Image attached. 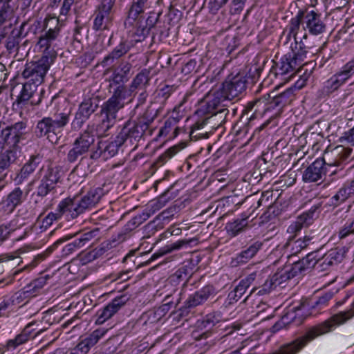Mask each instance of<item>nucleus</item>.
Instances as JSON below:
<instances>
[{
  "mask_svg": "<svg viewBox=\"0 0 354 354\" xmlns=\"http://www.w3.org/2000/svg\"><path fill=\"white\" fill-rule=\"evenodd\" d=\"M260 71L259 68L255 66V75L252 77L240 73L235 75H228L219 89L207 93L203 97L198 113L203 115L218 106H227L228 102L239 97L245 91L250 80L251 83L254 82L256 77H259Z\"/></svg>",
  "mask_w": 354,
  "mask_h": 354,
  "instance_id": "f257e3e1",
  "label": "nucleus"
},
{
  "mask_svg": "<svg viewBox=\"0 0 354 354\" xmlns=\"http://www.w3.org/2000/svg\"><path fill=\"white\" fill-rule=\"evenodd\" d=\"M295 89L290 87L279 94H274L272 91L248 103L245 110L248 112L253 111L250 120L263 117L266 115L269 118L279 116L283 108L290 105L295 100Z\"/></svg>",
  "mask_w": 354,
  "mask_h": 354,
  "instance_id": "f03ea898",
  "label": "nucleus"
},
{
  "mask_svg": "<svg viewBox=\"0 0 354 354\" xmlns=\"http://www.w3.org/2000/svg\"><path fill=\"white\" fill-rule=\"evenodd\" d=\"M353 305V308L333 315L324 322L309 328L302 336L290 342L287 346L289 347L287 351L288 353H299L309 342L317 337L333 330L337 326L351 319L354 316V302Z\"/></svg>",
  "mask_w": 354,
  "mask_h": 354,
  "instance_id": "7ed1b4c3",
  "label": "nucleus"
},
{
  "mask_svg": "<svg viewBox=\"0 0 354 354\" xmlns=\"http://www.w3.org/2000/svg\"><path fill=\"white\" fill-rule=\"evenodd\" d=\"M202 104V100L198 104V108L195 111L196 115L201 118L193 124L190 136L192 138L200 139L208 138V134L219 128L225 122L229 113L227 106H218L213 110L201 115L198 113Z\"/></svg>",
  "mask_w": 354,
  "mask_h": 354,
  "instance_id": "20e7f679",
  "label": "nucleus"
},
{
  "mask_svg": "<svg viewBox=\"0 0 354 354\" xmlns=\"http://www.w3.org/2000/svg\"><path fill=\"white\" fill-rule=\"evenodd\" d=\"M39 174L37 185L33 195L43 199L48 195L56 194L62 178L61 167L48 165L45 169L42 167L39 169Z\"/></svg>",
  "mask_w": 354,
  "mask_h": 354,
  "instance_id": "39448f33",
  "label": "nucleus"
},
{
  "mask_svg": "<svg viewBox=\"0 0 354 354\" xmlns=\"http://www.w3.org/2000/svg\"><path fill=\"white\" fill-rule=\"evenodd\" d=\"M316 262L315 256L313 254H308L301 259L279 268L271 277L274 281V283L279 286L295 276L313 268Z\"/></svg>",
  "mask_w": 354,
  "mask_h": 354,
  "instance_id": "423d86ee",
  "label": "nucleus"
},
{
  "mask_svg": "<svg viewBox=\"0 0 354 354\" xmlns=\"http://www.w3.org/2000/svg\"><path fill=\"white\" fill-rule=\"evenodd\" d=\"M60 31L61 26L58 19L55 18L44 19L41 34L37 42V46L43 51V55L48 53L53 58H56L57 53L53 46L59 37Z\"/></svg>",
  "mask_w": 354,
  "mask_h": 354,
  "instance_id": "0eeeda50",
  "label": "nucleus"
},
{
  "mask_svg": "<svg viewBox=\"0 0 354 354\" xmlns=\"http://www.w3.org/2000/svg\"><path fill=\"white\" fill-rule=\"evenodd\" d=\"M99 108V100L94 93L84 94L71 122L72 131H80Z\"/></svg>",
  "mask_w": 354,
  "mask_h": 354,
  "instance_id": "6e6552de",
  "label": "nucleus"
},
{
  "mask_svg": "<svg viewBox=\"0 0 354 354\" xmlns=\"http://www.w3.org/2000/svg\"><path fill=\"white\" fill-rule=\"evenodd\" d=\"M27 133V123L23 121L0 129V149L19 151V144L26 139Z\"/></svg>",
  "mask_w": 354,
  "mask_h": 354,
  "instance_id": "1a4fd4ad",
  "label": "nucleus"
},
{
  "mask_svg": "<svg viewBox=\"0 0 354 354\" xmlns=\"http://www.w3.org/2000/svg\"><path fill=\"white\" fill-rule=\"evenodd\" d=\"M55 59L48 53L43 55L37 61H32L25 65L22 73L24 78L27 81L40 85L44 80L46 75Z\"/></svg>",
  "mask_w": 354,
  "mask_h": 354,
  "instance_id": "9d476101",
  "label": "nucleus"
},
{
  "mask_svg": "<svg viewBox=\"0 0 354 354\" xmlns=\"http://www.w3.org/2000/svg\"><path fill=\"white\" fill-rule=\"evenodd\" d=\"M156 111L148 108L138 121L127 120L123 127L127 130L135 141L138 143L140 139L147 133L151 135L150 126L156 117Z\"/></svg>",
  "mask_w": 354,
  "mask_h": 354,
  "instance_id": "9b49d317",
  "label": "nucleus"
},
{
  "mask_svg": "<svg viewBox=\"0 0 354 354\" xmlns=\"http://www.w3.org/2000/svg\"><path fill=\"white\" fill-rule=\"evenodd\" d=\"M133 147V150L138 147V143L131 138L127 130L122 127L120 131L115 136L114 140L109 142L104 147L102 157L104 159H108L115 156L120 147Z\"/></svg>",
  "mask_w": 354,
  "mask_h": 354,
  "instance_id": "f8f14e48",
  "label": "nucleus"
},
{
  "mask_svg": "<svg viewBox=\"0 0 354 354\" xmlns=\"http://www.w3.org/2000/svg\"><path fill=\"white\" fill-rule=\"evenodd\" d=\"M115 0H102L94 12L93 29L95 30H109L112 24L111 10Z\"/></svg>",
  "mask_w": 354,
  "mask_h": 354,
  "instance_id": "ddd939ff",
  "label": "nucleus"
},
{
  "mask_svg": "<svg viewBox=\"0 0 354 354\" xmlns=\"http://www.w3.org/2000/svg\"><path fill=\"white\" fill-rule=\"evenodd\" d=\"M43 321L41 322H32L28 324L22 331L17 335L14 339H9L6 342V347L8 350L15 349L19 346H21L31 339L35 338L40 335L46 330V328H41Z\"/></svg>",
  "mask_w": 354,
  "mask_h": 354,
  "instance_id": "4468645a",
  "label": "nucleus"
},
{
  "mask_svg": "<svg viewBox=\"0 0 354 354\" xmlns=\"http://www.w3.org/2000/svg\"><path fill=\"white\" fill-rule=\"evenodd\" d=\"M326 24L322 19V16L319 13L315 10H304L303 30L306 32L303 36V39H307V32L314 36L319 35L326 31Z\"/></svg>",
  "mask_w": 354,
  "mask_h": 354,
  "instance_id": "2eb2a0df",
  "label": "nucleus"
},
{
  "mask_svg": "<svg viewBox=\"0 0 354 354\" xmlns=\"http://www.w3.org/2000/svg\"><path fill=\"white\" fill-rule=\"evenodd\" d=\"M34 133L37 138L46 137L53 144H57L63 136V133H61L55 126L50 116L44 117L39 120Z\"/></svg>",
  "mask_w": 354,
  "mask_h": 354,
  "instance_id": "dca6fc26",
  "label": "nucleus"
},
{
  "mask_svg": "<svg viewBox=\"0 0 354 354\" xmlns=\"http://www.w3.org/2000/svg\"><path fill=\"white\" fill-rule=\"evenodd\" d=\"M109 192V189L106 188V185L102 187H93L84 195L82 196H75L79 205H80L84 213L87 210H91L95 207L100 202L102 196Z\"/></svg>",
  "mask_w": 354,
  "mask_h": 354,
  "instance_id": "f3484780",
  "label": "nucleus"
},
{
  "mask_svg": "<svg viewBox=\"0 0 354 354\" xmlns=\"http://www.w3.org/2000/svg\"><path fill=\"white\" fill-rule=\"evenodd\" d=\"M28 192H25L20 187H15L0 203V208L7 214L12 213L17 207L24 203Z\"/></svg>",
  "mask_w": 354,
  "mask_h": 354,
  "instance_id": "a211bd4d",
  "label": "nucleus"
},
{
  "mask_svg": "<svg viewBox=\"0 0 354 354\" xmlns=\"http://www.w3.org/2000/svg\"><path fill=\"white\" fill-rule=\"evenodd\" d=\"M328 160L325 155L322 158L316 159L304 171L302 179L305 183L317 182L328 172Z\"/></svg>",
  "mask_w": 354,
  "mask_h": 354,
  "instance_id": "6ab92c4d",
  "label": "nucleus"
},
{
  "mask_svg": "<svg viewBox=\"0 0 354 354\" xmlns=\"http://www.w3.org/2000/svg\"><path fill=\"white\" fill-rule=\"evenodd\" d=\"M129 300L127 295H122L111 300L103 308L100 309L97 313L95 323L102 324L107 319L112 317Z\"/></svg>",
  "mask_w": 354,
  "mask_h": 354,
  "instance_id": "aec40b11",
  "label": "nucleus"
},
{
  "mask_svg": "<svg viewBox=\"0 0 354 354\" xmlns=\"http://www.w3.org/2000/svg\"><path fill=\"white\" fill-rule=\"evenodd\" d=\"M257 277V272H252L240 281L233 290L229 292L225 301V307L237 302L252 284Z\"/></svg>",
  "mask_w": 354,
  "mask_h": 354,
  "instance_id": "412c9836",
  "label": "nucleus"
},
{
  "mask_svg": "<svg viewBox=\"0 0 354 354\" xmlns=\"http://www.w3.org/2000/svg\"><path fill=\"white\" fill-rule=\"evenodd\" d=\"M28 21H24L19 26V28H12L9 35H7L5 39L4 46L9 54L17 53L19 49V44L22 38L26 37V32H24V28L28 24Z\"/></svg>",
  "mask_w": 354,
  "mask_h": 354,
  "instance_id": "4be33fe9",
  "label": "nucleus"
},
{
  "mask_svg": "<svg viewBox=\"0 0 354 354\" xmlns=\"http://www.w3.org/2000/svg\"><path fill=\"white\" fill-rule=\"evenodd\" d=\"M299 66L291 57H287L285 55L275 67V75L279 77L281 80L287 81L290 79L299 69Z\"/></svg>",
  "mask_w": 354,
  "mask_h": 354,
  "instance_id": "5701e85b",
  "label": "nucleus"
},
{
  "mask_svg": "<svg viewBox=\"0 0 354 354\" xmlns=\"http://www.w3.org/2000/svg\"><path fill=\"white\" fill-rule=\"evenodd\" d=\"M352 153V149L348 147H344L342 146H337L330 151L325 153V156L328 160L327 165L328 167L334 166H340L344 162H346L350 158Z\"/></svg>",
  "mask_w": 354,
  "mask_h": 354,
  "instance_id": "b1692460",
  "label": "nucleus"
},
{
  "mask_svg": "<svg viewBox=\"0 0 354 354\" xmlns=\"http://www.w3.org/2000/svg\"><path fill=\"white\" fill-rule=\"evenodd\" d=\"M59 209L63 216H65L68 221L75 219L80 215L84 214L79 205L75 196L73 198L67 197L59 203Z\"/></svg>",
  "mask_w": 354,
  "mask_h": 354,
  "instance_id": "393cba45",
  "label": "nucleus"
},
{
  "mask_svg": "<svg viewBox=\"0 0 354 354\" xmlns=\"http://www.w3.org/2000/svg\"><path fill=\"white\" fill-rule=\"evenodd\" d=\"M216 294V291L213 286H205L189 297L185 301V306L187 308H194L201 305L209 297H214Z\"/></svg>",
  "mask_w": 354,
  "mask_h": 354,
  "instance_id": "a878e982",
  "label": "nucleus"
},
{
  "mask_svg": "<svg viewBox=\"0 0 354 354\" xmlns=\"http://www.w3.org/2000/svg\"><path fill=\"white\" fill-rule=\"evenodd\" d=\"M263 243L261 241L250 242L248 247L239 253L232 261V264L237 266L248 263L262 248Z\"/></svg>",
  "mask_w": 354,
  "mask_h": 354,
  "instance_id": "bb28decb",
  "label": "nucleus"
},
{
  "mask_svg": "<svg viewBox=\"0 0 354 354\" xmlns=\"http://www.w3.org/2000/svg\"><path fill=\"white\" fill-rule=\"evenodd\" d=\"M290 51L287 53V57L291 59L299 66L301 67L306 64L305 62L308 53V47L304 44L302 40H295L290 44Z\"/></svg>",
  "mask_w": 354,
  "mask_h": 354,
  "instance_id": "cd10ccee",
  "label": "nucleus"
},
{
  "mask_svg": "<svg viewBox=\"0 0 354 354\" xmlns=\"http://www.w3.org/2000/svg\"><path fill=\"white\" fill-rule=\"evenodd\" d=\"M131 42L122 40L117 45L111 53L104 57L102 61L103 66H109L113 64L115 60L125 55L132 48Z\"/></svg>",
  "mask_w": 354,
  "mask_h": 354,
  "instance_id": "c85d7f7f",
  "label": "nucleus"
},
{
  "mask_svg": "<svg viewBox=\"0 0 354 354\" xmlns=\"http://www.w3.org/2000/svg\"><path fill=\"white\" fill-rule=\"evenodd\" d=\"M42 161V156L37 154L32 155L29 160L23 165L15 177V181L18 184L22 183L32 174L39 166Z\"/></svg>",
  "mask_w": 354,
  "mask_h": 354,
  "instance_id": "c756f323",
  "label": "nucleus"
},
{
  "mask_svg": "<svg viewBox=\"0 0 354 354\" xmlns=\"http://www.w3.org/2000/svg\"><path fill=\"white\" fill-rule=\"evenodd\" d=\"M151 78V68H142L132 79L129 84L130 91L134 93L136 91L145 90L149 86Z\"/></svg>",
  "mask_w": 354,
  "mask_h": 354,
  "instance_id": "7c9ffc66",
  "label": "nucleus"
},
{
  "mask_svg": "<svg viewBox=\"0 0 354 354\" xmlns=\"http://www.w3.org/2000/svg\"><path fill=\"white\" fill-rule=\"evenodd\" d=\"M254 209L250 213L243 212L240 217L226 224L225 229L231 236H236L243 232L248 225V219L253 215Z\"/></svg>",
  "mask_w": 354,
  "mask_h": 354,
  "instance_id": "2f4dec72",
  "label": "nucleus"
},
{
  "mask_svg": "<svg viewBox=\"0 0 354 354\" xmlns=\"http://www.w3.org/2000/svg\"><path fill=\"white\" fill-rule=\"evenodd\" d=\"M19 151L14 149H6L0 153V174L3 179L7 176L11 166L16 163Z\"/></svg>",
  "mask_w": 354,
  "mask_h": 354,
  "instance_id": "473e14b6",
  "label": "nucleus"
},
{
  "mask_svg": "<svg viewBox=\"0 0 354 354\" xmlns=\"http://www.w3.org/2000/svg\"><path fill=\"white\" fill-rule=\"evenodd\" d=\"M151 3V0H133L124 24H133L140 16H142L145 10L149 8Z\"/></svg>",
  "mask_w": 354,
  "mask_h": 354,
  "instance_id": "72a5a7b5",
  "label": "nucleus"
},
{
  "mask_svg": "<svg viewBox=\"0 0 354 354\" xmlns=\"http://www.w3.org/2000/svg\"><path fill=\"white\" fill-rule=\"evenodd\" d=\"M138 54H129L126 59L120 62L118 66L113 71L128 82L133 74V64L138 59Z\"/></svg>",
  "mask_w": 354,
  "mask_h": 354,
  "instance_id": "f704fd0d",
  "label": "nucleus"
},
{
  "mask_svg": "<svg viewBox=\"0 0 354 354\" xmlns=\"http://www.w3.org/2000/svg\"><path fill=\"white\" fill-rule=\"evenodd\" d=\"M95 142V137L91 133L89 126L75 140L73 143L83 153L89 151L90 149Z\"/></svg>",
  "mask_w": 354,
  "mask_h": 354,
  "instance_id": "c9c22d12",
  "label": "nucleus"
},
{
  "mask_svg": "<svg viewBox=\"0 0 354 354\" xmlns=\"http://www.w3.org/2000/svg\"><path fill=\"white\" fill-rule=\"evenodd\" d=\"M21 263V257L12 253L0 254V274L12 271Z\"/></svg>",
  "mask_w": 354,
  "mask_h": 354,
  "instance_id": "e433bc0d",
  "label": "nucleus"
},
{
  "mask_svg": "<svg viewBox=\"0 0 354 354\" xmlns=\"http://www.w3.org/2000/svg\"><path fill=\"white\" fill-rule=\"evenodd\" d=\"M354 195V180L345 185L330 198V205L338 206L351 196Z\"/></svg>",
  "mask_w": 354,
  "mask_h": 354,
  "instance_id": "4c0bfd02",
  "label": "nucleus"
},
{
  "mask_svg": "<svg viewBox=\"0 0 354 354\" xmlns=\"http://www.w3.org/2000/svg\"><path fill=\"white\" fill-rule=\"evenodd\" d=\"M310 213H303L299 216L288 227L287 232L294 237L302 228L308 227L311 223V215Z\"/></svg>",
  "mask_w": 354,
  "mask_h": 354,
  "instance_id": "58836bf2",
  "label": "nucleus"
},
{
  "mask_svg": "<svg viewBox=\"0 0 354 354\" xmlns=\"http://www.w3.org/2000/svg\"><path fill=\"white\" fill-rule=\"evenodd\" d=\"M71 113V109H58L53 116H50L61 133H63L64 129L68 124Z\"/></svg>",
  "mask_w": 354,
  "mask_h": 354,
  "instance_id": "ea45409f",
  "label": "nucleus"
},
{
  "mask_svg": "<svg viewBox=\"0 0 354 354\" xmlns=\"http://www.w3.org/2000/svg\"><path fill=\"white\" fill-rule=\"evenodd\" d=\"M48 279H50V275L48 274L41 276L35 279L24 287V293L26 294L27 297H32L36 296L46 284V281Z\"/></svg>",
  "mask_w": 354,
  "mask_h": 354,
  "instance_id": "a19ab883",
  "label": "nucleus"
},
{
  "mask_svg": "<svg viewBox=\"0 0 354 354\" xmlns=\"http://www.w3.org/2000/svg\"><path fill=\"white\" fill-rule=\"evenodd\" d=\"M39 85H35L34 83H31L27 81L23 84L22 88L19 95L17 96L16 103L17 104H25L29 100H30L37 90Z\"/></svg>",
  "mask_w": 354,
  "mask_h": 354,
  "instance_id": "79ce46f5",
  "label": "nucleus"
},
{
  "mask_svg": "<svg viewBox=\"0 0 354 354\" xmlns=\"http://www.w3.org/2000/svg\"><path fill=\"white\" fill-rule=\"evenodd\" d=\"M333 75L339 84L344 85L354 75V57Z\"/></svg>",
  "mask_w": 354,
  "mask_h": 354,
  "instance_id": "37998d69",
  "label": "nucleus"
},
{
  "mask_svg": "<svg viewBox=\"0 0 354 354\" xmlns=\"http://www.w3.org/2000/svg\"><path fill=\"white\" fill-rule=\"evenodd\" d=\"M179 122V118L178 117L171 116L165 122L164 126L160 129L158 136H169L176 137L178 134V122Z\"/></svg>",
  "mask_w": 354,
  "mask_h": 354,
  "instance_id": "c03bdc74",
  "label": "nucleus"
},
{
  "mask_svg": "<svg viewBox=\"0 0 354 354\" xmlns=\"http://www.w3.org/2000/svg\"><path fill=\"white\" fill-rule=\"evenodd\" d=\"M338 238L344 239L354 234V218H343L339 222L337 232Z\"/></svg>",
  "mask_w": 354,
  "mask_h": 354,
  "instance_id": "a18cd8bd",
  "label": "nucleus"
},
{
  "mask_svg": "<svg viewBox=\"0 0 354 354\" xmlns=\"http://www.w3.org/2000/svg\"><path fill=\"white\" fill-rule=\"evenodd\" d=\"M190 243V241L187 240H178L175 243H172L162 247L159 250L158 252L152 254L148 261H152L164 254L171 252L174 250H178L181 249L184 245H187Z\"/></svg>",
  "mask_w": 354,
  "mask_h": 354,
  "instance_id": "49530a36",
  "label": "nucleus"
},
{
  "mask_svg": "<svg viewBox=\"0 0 354 354\" xmlns=\"http://www.w3.org/2000/svg\"><path fill=\"white\" fill-rule=\"evenodd\" d=\"M342 85L336 77L333 75L323 84L321 89L319 90V95L321 97H326L337 91Z\"/></svg>",
  "mask_w": 354,
  "mask_h": 354,
  "instance_id": "de8ad7c7",
  "label": "nucleus"
},
{
  "mask_svg": "<svg viewBox=\"0 0 354 354\" xmlns=\"http://www.w3.org/2000/svg\"><path fill=\"white\" fill-rule=\"evenodd\" d=\"M303 16L304 10H299L297 15L290 19L288 24L285 28L287 30L290 31V33L294 34V41L297 39V35L301 27L303 28Z\"/></svg>",
  "mask_w": 354,
  "mask_h": 354,
  "instance_id": "09e8293b",
  "label": "nucleus"
},
{
  "mask_svg": "<svg viewBox=\"0 0 354 354\" xmlns=\"http://www.w3.org/2000/svg\"><path fill=\"white\" fill-rule=\"evenodd\" d=\"M142 17V16H140L131 25L129 24H125L126 26H135L136 28V30L133 34V41L135 42L142 41L149 33V28H145L143 21L141 20Z\"/></svg>",
  "mask_w": 354,
  "mask_h": 354,
  "instance_id": "8fccbe9b",
  "label": "nucleus"
},
{
  "mask_svg": "<svg viewBox=\"0 0 354 354\" xmlns=\"http://www.w3.org/2000/svg\"><path fill=\"white\" fill-rule=\"evenodd\" d=\"M222 319V315L220 312H212L206 315L201 323H198V327L209 330L221 322Z\"/></svg>",
  "mask_w": 354,
  "mask_h": 354,
  "instance_id": "3c124183",
  "label": "nucleus"
},
{
  "mask_svg": "<svg viewBox=\"0 0 354 354\" xmlns=\"http://www.w3.org/2000/svg\"><path fill=\"white\" fill-rule=\"evenodd\" d=\"M109 91L112 93L109 97L110 99L122 103L124 105V100L133 93V91H130L129 87L127 88V86L109 89Z\"/></svg>",
  "mask_w": 354,
  "mask_h": 354,
  "instance_id": "603ef678",
  "label": "nucleus"
},
{
  "mask_svg": "<svg viewBox=\"0 0 354 354\" xmlns=\"http://www.w3.org/2000/svg\"><path fill=\"white\" fill-rule=\"evenodd\" d=\"M100 236V230L98 227H95L93 230L85 232L80 234V236L76 239L82 248L88 244L93 240H97Z\"/></svg>",
  "mask_w": 354,
  "mask_h": 354,
  "instance_id": "864d4df0",
  "label": "nucleus"
},
{
  "mask_svg": "<svg viewBox=\"0 0 354 354\" xmlns=\"http://www.w3.org/2000/svg\"><path fill=\"white\" fill-rule=\"evenodd\" d=\"M10 1L7 0L1 3L2 6L0 8V27L3 26L4 24L10 21L14 17V10L10 4Z\"/></svg>",
  "mask_w": 354,
  "mask_h": 354,
  "instance_id": "5fc2aeb1",
  "label": "nucleus"
},
{
  "mask_svg": "<svg viewBox=\"0 0 354 354\" xmlns=\"http://www.w3.org/2000/svg\"><path fill=\"white\" fill-rule=\"evenodd\" d=\"M122 103L109 98L101 106L100 113H108L117 118L118 112L124 107Z\"/></svg>",
  "mask_w": 354,
  "mask_h": 354,
  "instance_id": "6e6d98bb",
  "label": "nucleus"
},
{
  "mask_svg": "<svg viewBox=\"0 0 354 354\" xmlns=\"http://www.w3.org/2000/svg\"><path fill=\"white\" fill-rule=\"evenodd\" d=\"M18 299L15 295L12 297H5L0 302V317H8L10 312L13 311L15 306V299Z\"/></svg>",
  "mask_w": 354,
  "mask_h": 354,
  "instance_id": "4d7b16f0",
  "label": "nucleus"
},
{
  "mask_svg": "<svg viewBox=\"0 0 354 354\" xmlns=\"http://www.w3.org/2000/svg\"><path fill=\"white\" fill-rule=\"evenodd\" d=\"M272 278L270 277L259 288L254 287L252 290L250 292L249 295L244 299L243 301H245L248 297L255 290H259L257 292V295H263L270 293L272 290L275 289L277 286L274 283Z\"/></svg>",
  "mask_w": 354,
  "mask_h": 354,
  "instance_id": "13d9d810",
  "label": "nucleus"
},
{
  "mask_svg": "<svg viewBox=\"0 0 354 354\" xmlns=\"http://www.w3.org/2000/svg\"><path fill=\"white\" fill-rule=\"evenodd\" d=\"M160 313L156 310L151 309L143 313L140 317L143 325H151L157 323L161 319Z\"/></svg>",
  "mask_w": 354,
  "mask_h": 354,
  "instance_id": "bf43d9fd",
  "label": "nucleus"
},
{
  "mask_svg": "<svg viewBox=\"0 0 354 354\" xmlns=\"http://www.w3.org/2000/svg\"><path fill=\"white\" fill-rule=\"evenodd\" d=\"M167 194L168 192H165L157 200L150 201L145 209L149 212L153 211V214H155L165 205L167 202V199L166 198Z\"/></svg>",
  "mask_w": 354,
  "mask_h": 354,
  "instance_id": "052dcab7",
  "label": "nucleus"
},
{
  "mask_svg": "<svg viewBox=\"0 0 354 354\" xmlns=\"http://www.w3.org/2000/svg\"><path fill=\"white\" fill-rule=\"evenodd\" d=\"M63 216L59 205L55 212H49L42 220V227L47 228L50 227L53 222L57 221Z\"/></svg>",
  "mask_w": 354,
  "mask_h": 354,
  "instance_id": "680f3d73",
  "label": "nucleus"
},
{
  "mask_svg": "<svg viewBox=\"0 0 354 354\" xmlns=\"http://www.w3.org/2000/svg\"><path fill=\"white\" fill-rule=\"evenodd\" d=\"M108 330L105 328H99L93 330L88 337L84 338L91 347L94 346L98 341L104 336Z\"/></svg>",
  "mask_w": 354,
  "mask_h": 354,
  "instance_id": "e2e57ef3",
  "label": "nucleus"
},
{
  "mask_svg": "<svg viewBox=\"0 0 354 354\" xmlns=\"http://www.w3.org/2000/svg\"><path fill=\"white\" fill-rule=\"evenodd\" d=\"M130 236H131L124 231V229L122 227L117 234H113L111 236V239L109 241L110 243H107L106 244V248H107L109 245H110L111 247H115L117 245L126 241Z\"/></svg>",
  "mask_w": 354,
  "mask_h": 354,
  "instance_id": "0e129e2a",
  "label": "nucleus"
},
{
  "mask_svg": "<svg viewBox=\"0 0 354 354\" xmlns=\"http://www.w3.org/2000/svg\"><path fill=\"white\" fill-rule=\"evenodd\" d=\"M109 82L108 88L111 89L118 87L125 86V83L127 82L122 77L115 73L113 71L111 75L106 79Z\"/></svg>",
  "mask_w": 354,
  "mask_h": 354,
  "instance_id": "69168bd1",
  "label": "nucleus"
},
{
  "mask_svg": "<svg viewBox=\"0 0 354 354\" xmlns=\"http://www.w3.org/2000/svg\"><path fill=\"white\" fill-rule=\"evenodd\" d=\"M178 151V148L176 146L171 147L167 149L162 153L157 159L156 164L158 167L162 166L167 162L170 158L176 155Z\"/></svg>",
  "mask_w": 354,
  "mask_h": 354,
  "instance_id": "338daca9",
  "label": "nucleus"
},
{
  "mask_svg": "<svg viewBox=\"0 0 354 354\" xmlns=\"http://www.w3.org/2000/svg\"><path fill=\"white\" fill-rule=\"evenodd\" d=\"M299 311V310H290L283 315L281 319L286 326L293 323L296 325H299L301 323V320L300 319H297V315H298Z\"/></svg>",
  "mask_w": 354,
  "mask_h": 354,
  "instance_id": "774afa93",
  "label": "nucleus"
}]
</instances>
